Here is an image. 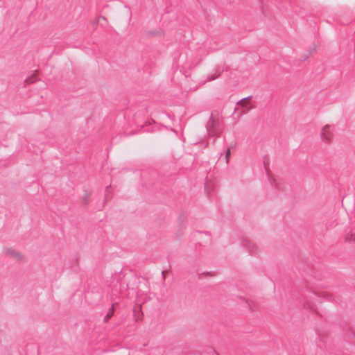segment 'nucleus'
<instances>
[{"instance_id": "obj_11", "label": "nucleus", "mask_w": 355, "mask_h": 355, "mask_svg": "<svg viewBox=\"0 0 355 355\" xmlns=\"http://www.w3.org/2000/svg\"><path fill=\"white\" fill-rule=\"evenodd\" d=\"M209 275V272H207V273L205 272V273L199 274V278L202 279L204 275Z\"/></svg>"}, {"instance_id": "obj_8", "label": "nucleus", "mask_w": 355, "mask_h": 355, "mask_svg": "<svg viewBox=\"0 0 355 355\" xmlns=\"http://www.w3.org/2000/svg\"><path fill=\"white\" fill-rule=\"evenodd\" d=\"M230 156V148H227V151H226V153H225V159H226V163L227 164L229 162V157Z\"/></svg>"}, {"instance_id": "obj_14", "label": "nucleus", "mask_w": 355, "mask_h": 355, "mask_svg": "<svg viewBox=\"0 0 355 355\" xmlns=\"http://www.w3.org/2000/svg\"><path fill=\"white\" fill-rule=\"evenodd\" d=\"M306 306H307V308H309V309H312V306H311V305L307 304Z\"/></svg>"}, {"instance_id": "obj_3", "label": "nucleus", "mask_w": 355, "mask_h": 355, "mask_svg": "<svg viewBox=\"0 0 355 355\" xmlns=\"http://www.w3.org/2000/svg\"><path fill=\"white\" fill-rule=\"evenodd\" d=\"M250 98V96L244 98L238 102L236 110H239V107H241L243 109V110L241 111V114L246 113L251 109V107L248 106L249 100Z\"/></svg>"}, {"instance_id": "obj_13", "label": "nucleus", "mask_w": 355, "mask_h": 355, "mask_svg": "<svg viewBox=\"0 0 355 355\" xmlns=\"http://www.w3.org/2000/svg\"><path fill=\"white\" fill-rule=\"evenodd\" d=\"M216 77H217V76H211V78H210V80H214L215 78H216Z\"/></svg>"}, {"instance_id": "obj_12", "label": "nucleus", "mask_w": 355, "mask_h": 355, "mask_svg": "<svg viewBox=\"0 0 355 355\" xmlns=\"http://www.w3.org/2000/svg\"><path fill=\"white\" fill-rule=\"evenodd\" d=\"M209 187V184H207L205 185V189H206V191H207V190H208Z\"/></svg>"}, {"instance_id": "obj_2", "label": "nucleus", "mask_w": 355, "mask_h": 355, "mask_svg": "<svg viewBox=\"0 0 355 355\" xmlns=\"http://www.w3.org/2000/svg\"><path fill=\"white\" fill-rule=\"evenodd\" d=\"M332 129L330 125H326L321 131V139L325 143H330L332 139Z\"/></svg>"}, {"instance_id": "obj_5", "label": "nucleus", "mask_w": 355, "mask_h": 355, "mask_svg": "<svg viewBox=\"0 0 355 355\" xmlns=\"http://www.w3.org/2000/svg\"><path fill=\"white\" fill-rule=\"evenodd\" d=\"M7 253H8V254H10V255H12V256H13V257H17V259H21V257H22V256H21L19 253L16 252H15V251H14V250H8V252H7Z\"/></svg>"}, {"instance_id": "obj_7", "label": "nucleus", "mask_w": 355, "mask_h": 355, "mask_svg": "<svg viewBox=\"0 0 355 355\" xmlns=\"http://www.w3.org/2000/svg\"><path fill=\"white\" fill-rule=\"evenodd\" d=\"M325 299L329 301H334V297L332 294L327 293L324 296Z\"/></svg>"}, {"instance_id": "obj_6", "label": "nucleus", "mask_w": 355, "mask_h": 355, "mask_svg": "<svg viewBox=\"0 0 355 355\" xmlns=\"http://www.w3.org/2000/svg\"><path fill=\"white\" fill-rule=\"evenodd\" d=\"M113 314V306L112 307L111 310L107 313L106 316L105 317V321L107 322L110 318L112 317Z\"/></svg>"}, {"instance_id": "obj_9", "label": "nucleus", "mask_w": 355, "mask_h": 355, "mask_svg": "<svg viewBox=\"0 0 355 355\" xmlns=\"http://www.w3.org/2000/svg\"><path fill=\"white\" fill-rule=\"evenodd\" d=\"M346 240L349 242H354L355 241V236H354L352 234L350 236H347L346 237Z\"/></svg>"}, {"instance_id": "obj_10", "label": "nucleus", "mask_w": 355, "mask_h": 355, "mask_svg": "<svg viewBox=\"0 0 355 355\" xmlns=\"http://www.w3.org/2000/svg\"><path fill=\"white\" fill-rule=\"evenodd\" d=\"M34 81H35V78H28L26 80V83L27 84L33 83H34Z\"/></svg>"}, {"instance_id": "obj_4", "label": "nucleus", "mask_w": 355, "mask_h": 355, "mask_svg": "<svg viewBox=\"0 0 355 355\" xmlns=\"http://www.w3.org/2000/svg\"><path fill=\"white\" fill-rule=\"evenodd\" d=\"M245 246L250 252H254L256 249V246L254 245V243L249 241H245Z\"/></svg>"}, {"instance_id": "obj_1", "label": "nucleus", "mask_w": 355, "mask_h": 355, "mask_svg": "<svg viewBox=\"0 0 355 355\" xmlns=\"http://www.w3.org/2000/svg\"><path fill=\"white\" fill-rule=\"evenodd\" d=\"M206 128L209 137H218L220 135L222 131L221 121L218 118H215L214 115L211 114L207 123Z\"/></svg>"}]
</instances>
